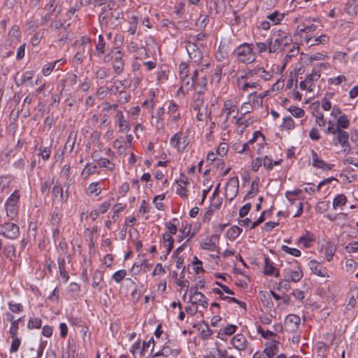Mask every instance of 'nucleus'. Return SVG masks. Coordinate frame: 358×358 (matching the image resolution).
I'll use <instances>...</instances> for the list:
<instances>
[{"instance_id":"1","label":"nucleus","mask_w":358,"mask_h":358,"mask_svg":"<svg viewBox=\"0 0 358 358\" xmlns=\"http://www.w3.org/2000/svg\"><path fill=\"white\" fill-rule=\"evenodd\" d=\"M233 56L243 64H249L254 62L257 57L254 43L241 44L233 52Z\"/></svg>"},{"instance_id":"2","label":"nucleus","mask_w":358,"mask_h":358,"mask_svg":"<svg viewBox=\"0 0 358 358\" xmlns=\"http://www.w3.org/2000/svg\"><path fill=\"white\" fill-rule=\"evenodd\" d=\"M123 12L120 10H111L107 11L106 8H102L99 15V21L101 26H107L110 24L116 27L120 23V20L123 18Z\"/></svg>"},{"instance_id":"3","label":"nucleus","mask_w":358,"mask_h":358,"mask_svg":"<svg viewBox=\"0 0 358 358\" xmlns=\"http://www.w3.org/2000/svg\"><path fill=\"white\" fill-rule=\"evenodd\" d=\"M44 10H46V13L41 17V24L42 25L46 24L54 17H58L62 12V8L58 6L57 0H50L48 3L45 6Z\"/></svg>"},{"instance_id":"4","label":"nucleus","mask_w":358,"mask_h":358,"mask_svg":"<svg viewBox=\"0 0 358 358\" xmlns=\"http://www.w3.org/2000/svg\"><path fill=\"white\" fill-rule=\"evenodd\" d=\"M20 199L18 190L14 191L5 203L6 215L10 220H14L18 213L17 203Z\"/></svg>"},{"instance_id":"5","label":"nucleus","mask_w":358,"mask_h":358,"mask_svg":"<svg viewBox=\"0 0 358 358\" xmlns=\"http://www.w3.org/2000/svg\"><path fill=\"white\" fill-rule=\"evenodd\" d=\"M0 234L10 239H15L20 235V228L14 223L5 222L0 224Z\"/></svg>"},{"instance_id":"6","label":"nucleus","mask_w":358,"mask_h":358,"mask_svg":"<svg viewBox=\"0 0 358 358\" xmlns=\"http://www.w3.org/2000/svg\"><path fill=\"white\" fill-rule=\"evenodd\" d=\"M287 36L284 33L278 30L275 31L273 34L268 39V52H275L281 46L283 39H286Z\"/></svg>"},{"instance_id":"7","label":"nucleus","mask_w":358,"mask_h":358,"mask_svg":"<svg viewBox=\"0 0 358 358\" xmlns=\"http://www.w3.org/2000/svg\"><path fill=\"white\" fill-rule=\"evenodd\" d=\"M335 145H341L343 148V152L349 154L350 152V145L349 143V134L346 131L339 129L336 134L333 140Z\"/></svg>"},{"instance_id":"8","label":"nucleus","mask_w":358,"mask_h":358,"mask_svg":"<svg viewBox=\"0 0 358 358\" xmlns=\"http://www.w3.org/2000/svg\"><path fill=\"white\" fill-rule=\"evenodd\" d=\"M186 50L194 62L199 63L202 59L203 53L194 42L186 41Z\"/></svg>"},{"instance_id":"9","label":"nucleus","mask_w":358,"mask_h":358,"mask_svg":"<svg viewBox=\"0 0 358 358\" xmlns=\"http://www.w3.org/2000/svg\"><path fill=\"white\" fill-rule=\"evenodd\" d=\"M239 188V182L238 177H232L228 180L225 189L226 196H230L229 200L231 201L236 196Z\"/></svg>"},{"instance_id":"10","label":"nucleus","mask_w":358,"mask_h":358,"mask_svg":"<svg viewBox=\"0 0 358 358\" xmlns=\"http://www.w3.org/2000/svg\"><path fill=\"white\" fill-rule=\"evenodd\" d=\"M301 323V318L294 314L287 315L285 320V325L287 331L290 332L296 331Z\"/></svg>"},{"instance_id":"11","label":"nucleus","mask_w":358,"mask_h":358,"mask_svg":"<svg viewBox=\"0 0 358 358\" xmlns=\"http://www.w3.org/2000/svg\"><path fill=\"white\" fill-rule=\"evenodd\" d=\"M222 112L226 113V117L224 120V122H226L228 121L229 115L231 113H235V115L233 117L236 118V115L238 113V109L237 106L235 104H234L232 100L229 99L224 101Z\"/></svg>"},{"instance_id":"12","label":"nucleus","mask_w":358,"mask_h":358,"mask_svg":"<svg viewBox=\"0 0 358 358\" xmlns=\"http://www.w3.org/2000/svg\"><path fill=\"white\" fill-rule=\"evenodd\" d=\"M312 157L313 166L317 167L318 169H322L323 170L332 169L334 164H327L322 159H320L317 153L314 150H312Z\"/></svg>"},{"instance_id":"13","label":"nucleus","mask_w":358,"mask_h":358,"mask_svg":"<svg viewBox=\"0 0 358 358\" xmlns=\"http://www.w3.org/2000/svg\"><path fill=\"white\" fill-rule=\"evenodd\" d=\"M231 344L236 349L243 350L247 346V339L243 334H236L232 338Z\"/></svg>"},{"instance_id":"14","label":"nucleus","mask_w":358,"mask_h":358,"mask_svg":"<svg viewBox=\"0 0 358 358\" xmlns=\"http://www.w3.org/2000/svg\"><path fill=\"white\" fill-rule=\"evenodd\" d=\"M52 20V23L50 24V28L53 29H63L64 30H66L70 26V23L68 22L66 20L62 17L61 14L58 17H53Z\"/></svg>"},{"instance_id":"15","label":"nucleus","mask_w":358,"mask_h":358,"mask_svg":"<svg viewBox=\"0 0 358 358\" xmlns=\"http://www.w3.org/2000/svg\"><path fill=\"white\" fill-rule=\"evenodd\" d=\"M309 266L312 272L315 275L320 277H325L327 275V272L322 269V266L317 261L310 260Z\"/></svg>"},{"instance_id":"16","label":"nucleus","mask_w":358,"mask_h":358,"mask_svg":"<svg viewBox=\"0 0 358 358\" xmlns=\"http://www.w3.org/2000/svg\"><path fill=\"white\" fill-rule=\"evenodd\" d=\"M116 122L120 127V131L124 132L129 129L127 122L124 120L123 113L121 110H118L116 116Z\"/></svg>"},{"instance_id":"17","label":"nucleus","mask_w":358,"mask_h":358,"mask_svg":"<svg viewBox=\"0 0 358 358\" xmlns=\"http://www.w3.org/2000/svg\"><path fill=\"white\" fill-rule=\"evenodd\" d=\"M306 43L309 44L310 46L316 44H326L329 39V37L325 34H322L318 37L315 38H306Z\"/></svg>"},{"instance_id":"18","label":"nucleus","mask_w":358,"mask_h":358,"mask_svg":"<svg viewBox=\"0 0 358 358\" xmlns=\"http://www.w3.org/2000/svg\"><path fill=\"white\" fill-rule=\"evenodd\" d=\"M322 66H326V64L322 63L320 64L318 66L313 68L310 74L307 76L306 81H308V83H311L314 80H317L320 78Z\"/></svg>"},{"instance_id":"19","label":"nucleus","mask_w":358,"mask_h":358,"mask_svg":"<svg viewBox=\"0 0 358 358\" xmlns=\"http://www.w3.org/2000/svg\"><path fill=\"white\" fill-rule=\"evenodd\" d=\"M34 73L32 71H26L24 73L20 76V78L17 77L15 80V83L17 86L22 85L25 83L30 81L34 77Z\"/></svg>"},{"instance_id":"20","label":"nucleus","mask_w":358,"mask_h":358,"mask_svg":"<svg viewBox=\"0 0 358 358\" xmlns=\"http://www.w3.org/2000/svg\"><path fill=\"white\" fill-rule=\"evenodd\" d=\"M278 345L279 342L274 341L273 343L268 348H266L262 353L265 355L268 358H271L278 352Z\"/></svg>"},{"instance_id":"21","label":"nucleus","mask_w":358,"mask_h":358,"mask_svg":"<svg viewBox=\"0 0 358 358\" xmlns=\"http://www.w3.org/2000/svg\"><path fill=\"white\" fill-rule=\"evenodd\" d=\"M264 273L266 275H273L276 268L273 266L272 262L268 257H264Z\"/></svg>"},{"instance_id":"22","label":"nucleus","mask_w":358,"mask_h":358,"mask_svg":"<svg viewBox=\"0 0 358 358\" xmlns=\"http://www.w3.org/2000/svg\"><path fill=\"white\" fill-rule=\"evenodd\" d=\"M77 138V131H71L68 137V139L65 144V149L69 150L71 152L73 151L74 145Z\"/></svg>"},{"instance_id":"23","label":"nucleus","mask_w":358,"mask_h":358,"mask_svg":"<svg viewBox=\"0 0 358 358\" xmlns=\"http://www.w3.org/2000/svg\"><path fill=\"white\" fill-rule=\"evenodd\" d=\"M358 3L355 0H348L344 7V11L349 15H356V8Z\"/></svg>"},{"instance_id":"24","label":"nucleus","mask_w":358,"mask_h":358,"mask_svg":"<svg viewBox=\"0 0 358 358\" xmlns=\"http://www.w3.org/2000/svg\"><path fill=\"white\" fill-rule=\"evenodd\" d=\"M52 194L55 197L59 196V199L62 201H66L68 199L69 194H64L63 188L61 185H56L52 188Z\"/></svg>"},{"instance_id":"25","label":"nucleus","mask_w":358,"mask_h":358,"mask_svg":"<svg viewBox=\"0 0 358 358\" xmlns=\"http://www.w3.org/2000/svg\"><path fill=\"white\" fill-rule=\"evenodd\" d=\"M242 229L238 226H233L227 230V236L231 240H235L242 232Z\"/></svg>"},{"instance_id":"26","label":"nucleus","mask_w":358,"mask_h":358,"mask_svg":"<svg viewBox=\"0 0 358 358\" xmlns=\"http://www.w3.org/2000/svg\"><path fill=\"white\" fill-rule=\"evenodd\" d=\"M286 277H290V280L294 282H299L303 277V272L300 267L297 268L296 271H289Z\"/></svg>"},{"instance_id":"27","label":"nucleus","mask_w":358,"mask_h":358,"mask_svg":"<svg viewBox=\"0 0 358 358\" xmlns=\"http://www.w3.org/2000/svg\"><path fill=\"white\" fill-rule=\"evenodd\" d=\"M203 93L201 90H199L194 98L193 108L194 110L199 111L201 109V106L203 104Z\"/></svg>"},{"instance_id":"28","label":"nucleus","mask_w":358,"mask_h":358,"mask_svg":"<svg viewBox=\"0 0 358 358\" xmlns=\"http://www.w3.org/2000/svg\"><path fill=\"white\" fill-rule=\"evenodd\" d=\"M347 198L344 194L336 195L333 200V208L337 209L345 205Z\"/></svg>"},{"instance_id":"29","label":"nucleus","mask_w":358,"mask_h":358,"mask_svg":"<svg viewBox=\"0 0 358 358\" xmlns=\"http://www.w3.org/2000/svg\"><path fill=\"white\" fill-rule=\"evenodd\" d=\"M106 43L104 41L102 35H99L98 37V42L96 45V52L95 55L100 56L103 55L105 52Z\"/></svg>"},{"instance_id":"30","label":"nucleus","mask_w":358,"mask_h":358,"mask_svg":"<svg viewBox=\"0 0 358 358\" xmlns=\"http://www.w3.org/2000/svg\"><path fill=\"white\" fill-rule=\"evenodd\" d=\"M284 17V14L280 13L278 11H274L267 16V20L273 24H278Z\"/></svg>"},{"instance_id":"31","label":"nucleus","mask_w":358,"mask_h":358,"mask_svg":"<svg viewBox=\"0 0 358 358\" xmlns=\"http://www.w3.org/2000/svg\"><path fill=\"white\" fill-rule=\"evenodd\" d=\"M336 127L339 129H348L350 127V120L345 114L341 115L337 120Z\"/></svg>"},{"instance_id":"32","label":"nucleus","mask_w":358,"mask_h":358,"mask_svg":"<svg viewBox=\"0 0 358 358\" xmlns=\"http://www.w3.org/2000/svg\"><path fill=\"white\" fill-rule=\"evenodd\" d=\"M163 241L166 247L167 255H169L173 249L174 239L170 234L165 233L163 235Z\"/></svg>"},{"instance_id":"33","label":"nucleus","mask_w":358,"mask_h":358,"mask_svg":"<svg viewBox=\"0 0 358 358\" xmlns=\"http://www.w3.org/2000/svg\"><path fill=\"white\" fill-rule=\"evenodd\" d=\"M259 296L261 299V301L263 302L264 306L266 308H271L273 306V303L271 301V299L270 297V295L264 292H259Z\"/></svg>"},{"instance_id":"34","label":"nucleus","mask_w":358,"mask_h":358,"mask_svg":"<svg viewBox=\"0 0 358 358\" xmlns=\"http://www.w3.org/2000/svg\"><path fill=\"white\" fill-rule=\"evenodd\" d=\"M3 255L10 260L15 257V248L13 245H6L3 250Z\"/></svg>"},{"instance_id":"35","label":"nucleus","mask_w":358,"mask_h":358,"mask_svg":"<svg viewBox=\"0 0 358 358\" xmlns=\"http://www.w3.org/2000/svg\"><path fill=\"white\" fill-rule=\"evenodd\" d=\"M35 149L39 151L38 155L41 156L44 161H47L50 158L51 154V147H45L41 148L36 146Z\"/></svg>"},{"instance_id":"36","label":"nucleus","mask_w":358,"mask_h":358,"mask_svg":"<svg viewBox=\"0 0 358 358\" xmlns=\"http://www.w3.org/2000/svg\"><path fill=\"white\" fill-rule=\"evenodd\" d=\"M314 241L313 235L307 234L305 236H301L299 238V243L303 245L305 248H309L311 243Z\"/></svg>"},{"instance_id":"37","label":"nucleus","mask_w":358,"mask_h":358,"mask_svg":"<svg viewBox=\"0 0 358 358\" xmlns=\"http://www.w3.org/2000/svg\"><path fill=\"white\" fill-rule=\"evenodd\" d=\"M98 166L99 167L106 168L110 171H113L115 169V164L111 162L109 159L101 157L98 160Z\"/></svg>"},{"instance_id":"38","label":"nucleus","mask_w":358,"mask_h":358,"mask_svg":"<svg viewBox=\"0 0 358 358\" xmlns=\"http://www.w3.org/2000/svg\"><path fill=\"white\" fill-rule=\"evenodd\" d=\"M59 62V60H56L53 62L48 63L45 64L42 69V73L45 76H49L53 69L55 68L56 64Z\"/></svg>"},{"instance_id":"39","label":"nucleus","mask_w":358,"mask_h":358,"mask_svg":"<svg viewBox=\"0 0 358 358\" xmlns=\"http://www.w3.org/2000/svg\"><path fill=\"white\" fill-rule=\"evenodd\" d=\"M193 305L201 303L204 308L208 306L207 298L201 292L190 301Z\"/></svg>"},{"instance_id":"40","label":"nucleus","mask_w":358,"mask_h":358,"mask_svg":"<svg viewBox=\"0 0 358 358\" xmlns=\"http://www.w3.org/2000/svg\"><path fill=\"white\" fill-rule=\"evenodd\" d=\"M96 166H92L90 164H87L85 169L83 170L82 176L84 178H88L90 175L95 173Z\"/></svg>"},{"instance_id":"41","label":"nucleus","mask_w":358,"mask_h":358,"mask_svg":"<svg viewBox=\"0 0 358 358\" xmlns=\"http://www.w3.org/2000/svg\"><path fill=\"white\" fill-rule=\"evenodd\" d=\"M299 51V47L294 45L292 48L286 54L285 57L284 62L285 64L288 63L292 57H296L298 55Z\"/></svg>"},{"instance_id":"42","label":"nucleus","mask_w":358,"mask_h":358,"mask_svg":"<svg viewBox=\"0 0 358 358\" xmlns=\"http://www.w3.org/2000/svg\"><path fill=\"white\" fill-rule=\"evenodd\" d=\"M258 180H259V178H257L256 180L252 181V185H251V189L249 191V192L246 194V196H245V199L246 198H252L253 196H255V195L256 194V193L258 191V186H259Z\"/></svg>"},{"instance_id":"43","label":"nucleus","mask_w":358,"mask_h":358,"mask_svg":"<svg viewBox=\"0 0 358 358\" xmlns=\"http://www.w3.org/2000/svg\"><path fill=\"white\" fill-rule=\"evenodd\" d=\"M58 264H59V269L60 275L64 279V281L66 282L68 280L69 276V274L64 267V264H65L64 259H59Z\"/></svg>"},{"instance_id":"44","label":"nucleus","mask_w":358,"mask_h":358,"mask_svg":"<svg viewBox=\"0 0 358 358\" xmlns=\"http://www.w3.org/2000/svg\"><path fill=\"white\" fill-rule=\"evenodd\" d=\"M255 74L258 75L262 79L264 80H269L272 78V73L266 71L262 68H259L255 71Z\"/></svg>"},{"instance_id":"45","label":"nucleus","mask_w":358,"mask_h":358,"mask_svg":"<svg viewBox=\"0 0 358 358\" xmlns=\"http://www.w3.org/2000/svg\"><path fill=\"white\" fill-rule=\"evenodd\" d=\"M9 310L14 313H18L23 310V306L21 303H16L13 301L8 303Z\"/></svg>"},{"instance_id":"46","label":"nucleus","mask_w":358,"mask_h":358,"mask_svg":"<svg viewBox=\"0 0 358 358\" xmlns=\"http://www.w3.org/2000/svg\"><path fill=\"white\" fill-rule=\"evenodd\" d=\"M288 110L292 113L293 116L295 117H302L305 115V111L299 107L296 106H290L288 108Z\"/></svg>"},{"instance_id":"47","label":"nucleus","mask_w":358,"mask_h":358,"mask_svg":"<svg viewBox=\"0 0 358 358\" xmlns=\"http://www.w3.org/2000/svg\"><path fill=\"white\" fill-rule=\"evenodd\" d=\"M127 275V271L124 269L119 270L113 273L112 278L117 283H120Z\"/></svg>"},{"instance_id":"48","label":"nucleus","mask_w":358,"mask_h":358,"mask_svg":"<svg viewBox=\"0 0 358 358\" xmlns=\"http://www.w3.org/2000/svg\"><path fill=\"white\" fill-rule=\"evenodd\" d=\"M281 250L287 254H289L294 257H299L301 255V251L296 248H289L285 245H282Z\"/></svg>"},{"instance_id":"49","label":"nucleus","mask_w":358,"mask_h":358,"mask_svg":"<svg viewBox=\"0 0 358 358\" xmlns=\"http://www.w3.org/2000/svg\"><path fill=\"white\" fill-rule=\"evenodd\" d=\"M41 322L42 321L40 318H30L27 324V327L29 329L34 328L38 329L41 326Z\"/></svg>"},{"instance_id":"50","label":"nucleus","mask_w":358,"mask_h":358,"mask_svg":"<svg viewBox=\"0 0 358 358\" xmlns=\"http://www.w3.org/2000/svg\"><path fill=\"white\" fill-rule=\"evenodd\" d=\"M201 248L204 250L213 251L215 250V249L217 248V245L214 241L209 239L206 241H203L201 243Z\"/></svg>"},{"instance_id":"51","label":"nucleus","mask_w":358,"mask_h":358,"mask_svg":"<svg viewBox=\"0 0 358 358\" xmlns=\"http://www.w3.org/2000/svg\"><path fill=\"white\" fill-rule=\"evenodd\" d=\"M334 252H335V248L332 245L329 244L326 246L325 257L328 262H330L332 259Z\"/></svg>"},{"instance_id":"52","label":"nucleus","mask_w":358,"mask_h":358,"mask_svg":"<svg viewBox=\"0 0 358 358\" xmlns=\"http://www.w3.org/2000/svg\"><path fill=\"white\" fill-rule=\"evenodd\" d=\"M269 94V91H265L264 92L259 94L258 96H255L253 97L252 103L257 104V106L262 105V100L264 97Z\"/></svg>"},{"instance_id":"53","label":"nucleus","mask_w":358,"mask_h":358,"mask_svg":"<svg viewBox=\"0 0 358 358\" xmlns=\"http://www.w3.org/2000/svg\"><path fill=\"white\" fill-rule=\"evenodd\" d=\"M20 320H21V318H19L18 320H17L11 323V325H10V327L9 329V333L12 338L16 337V335H17V331H18L19 322L20 321Z\"/></svg>"},{"instance_id":"54","label":"nucleus","mask_w":358,"mask_h":358,"mask_svg":"<svg viewBox=\"0 0 358 358\" xmlns=\"http://www.w3.org/2000/svg\"><path fill=\"white\" fill-rule=\"evenodd\" d=\"M189 68L188 65L185 62H181L179 66V76L180 78H184L188 75Z\"/></svg>"},{"instance_id":"55","label":"nucleus","mask_w":358,"mask_h":358,"mask_svg":"<svg viewBox=\"0 0 358 358\" xmlns=\"http://www.w3.org/2000/svg\"><path fill=\"white\" fill-rule=\"evenodd\" d=\"M210 3H213L216 13L220 12L224 6V0H210Z\"/></svg>"},{"instance_id":"56","label":"nucleus","mask_w":358,"mask_h":358,"mask_svg":"<svg viewBox=\"0 0 358 358\" xmlns=\"http://www.w3.org/2000/svg\"><path fill=\"white\" fill-rule=\"evenodd\" d=\"M113 68L114 72L116 74H120L124 70V62L123 61L113 62Z\"/></svg>"},{"instance_id":"57","label":"nucleus","mask_w":358,"mask_h":358,"mask_svg":"<svg viewBox=\"0 0 358 358\" xmlns=\"http://www.w3.org/2000/svg\"><path fill=\"white\" fill-rule=\"evenodd\" d=\"M180 133H176L171 138V144L176 148L178 150H180Z\"/></svg>"},{"instance_id":"58","label":"nucleus","mask_w":358,"mask_h":358,"mask_svg":"<svg viewBox=\"0 0 358 358\" xmlns=\"http://www.w3.org/2000/svg\"><path fill=\"white\" fill-rule=\"evenodd\" d=\"M192 229L191 224H187L182 229H180V231L181 235L179 236L178 241H182L185 237L189 236Z\"/></svg>"},{"instance_id":"59","label":"nucleus","mask_w":358,"mask_h":358,"mask_svg":"<svg viewBox=\"0 0 358 358\" xmlns=\"http://www.w3.org/2000/svg\"><path fill=\"white\" fill-rule=\"evenodd\" d=\"M108 76L109 71L104 67H101L96 71V77L99 79H104Z\"/></svg>"},{"instance_id":"60","label":"nucleus","mask_w":358,"mask_h":358,"mask_svg":"<svg viewBox=\"0 0 358 358\" xmlns=\"http://www.w3.org/2000/svg\"><path fill=\"white\" fill-rule=\"evenodd\" d=\"M254 45L255 49H257L258 53H262L266 52V50L268 51V44L266 43L258 42L255 43Z\"/></svg>"},{"instance_id":"61","label":"nucleus","mask_w":358,"mask_h":358,"mask_svg":"<svg viewBox=\"0 0 358 358\" xmlns=\"http://www.w3.org/2000/svg\"><path fill=\"white\" fill-rule=\"evenodd\" d=\"M102 280V276L100 272L96 271L92 277V287L96 288Z\"/></svg>"},{"instance_id":"62","label":"nucleus","mask_w":358,"mask_h":358,"mask_svg":"<svg viewBox=\"0 0 358 358\" xmlns=\"http://www.w3.org/2000/svg\"><path fill=\"white\" fill-rule=\"evenodd\" d=\"M250 208H251V203H248L246 204H245L244 206H243L240 210H239V213H238V215L241 217H244L245 216H246L249 211L250 210Z\"/></svg>"},{"instance_id":"63","label":"nucleus","mask_w":358,"mask_h":358,"mask_svg":"<svg viewBox=\"0 0 358 358\" xmlns=\"http://www.w3.org/2000/svg\"><path fill=\"white\" fill-rule=\"evenodd\" d=\"M227 151H228L227 145L225 143H221L219 145L216 152H217V155H218L221 157H223L224 155H225L227 153Z\"/></svg>"},{"instance_id":"64","label":"nucleus","mask_w":358,"mask_h":358,"mask_svg":"<svg viewBox=\"0 0 358 358\" xmlns=\"http://www.w3.org/2000/svg\"><path fill=\"white\" fill-rule=\"evenodd\" d=\"M345 249L348 252H358V242L354 241L352 243H349L346 247Z\"/></svg>"}]
</instances>
